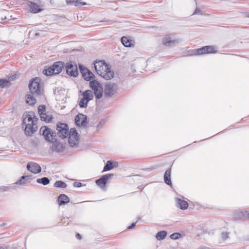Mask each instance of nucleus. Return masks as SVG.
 Returning <instances> with one entry per match:
<instances>
[{
    "label": "nucleus",
    "instance_id": "31",
    "mask_svg": "<svg viewBox=\"0 0 249 249\" xmlns=\"http://www.w3.org/2000/svg\"><path fill=\"white\" fill-rule=\"evenodd\" d=\"M36 181L37 183L42 184L43 185H47L50 183V180L47 177L37 178Z\"/></svg>",
    "mask_w": 249,
    "mask_h": 249
},
{
    "label": "nucleus",
    "instance_id": "12",
    "mask_svg": "<svg viewBox=\"0 0 249 249\" xmlns=\"http://www.w3.org/2000/svg\"><path fill=\"white\" fill-rule=\"evenodd\" d=\"M195 55H200L205 53H215V48L212 46H206L194 51Z\"/></svg>",
    "mask_w": 249,
    "mask_h": 249
},
{
    "label": "nucleus",
    "instance_id": "27",
    "mask_svg": "<svg viewBox=\"0 0 249 249\" xmlns=\"http://www.w3.org/2000/svg\"><path fill=\"white\" fill-rule=\"evenodd\" d=\"M83 98L87 100V102H89L93 99L94 96L91 90L89 89L86 90L83 93Z\"/></svg>",
    "mask_w": 249,
    "mask_h": 249
},
{
    "label": "nucleus",
    "instance_id": "37",
    "mask_svg": "<svg viewBox=\"0 0 249 249\" xmlns=\"http://www.w3.org/2000/svg\"><path fill=\"white\" fill-rule=\"evenodd\" d=\"M181 236V234L178 233V232H175L171 234L170 236V237L173 240H177L180 238Z\"/></svg>",
    "mask_w": 249,
    "mask_h": 249
},
{
    "label": "nucleus",
    "instance_id": "18",
    "mask_svg": "<svg viewBox=\"0 0 249 249\" xmlns=\"http://www.w3.org/2000/svg\"><path fill=\"white\" fill-rule=\"evenodd\" d=\"M22 145H24L25 149L29 151H33L35 149H37L39 144V141H22Z\"/></svg>",
    "mask_w": 249,
    "mask_h": 249
},
{
    "label": "nucleus",
    "instance_id": "19",
    "mask_svg": "<svg viewBox=\"0 0 249 249\" xmlns=\"http://www.w3.org/2000/svg\"><path fill=\"white\" fill-rule=\"evenodd\" d=\"M34 115V112H25L23 115V125L25 124H34L33 120V116Z\"/></svg>",
    "mask_w": 249,
    "mask_h": 249
},
{
    "label": "nucleus",
    "instance_id": "42",
    "mask_svg": "<svg viewBox=\"0 0 249 249\" xmlns=\"http://www.w3.org/2000/svg\"><path fill=\"white\" fill-rule=\"evenodd\" d=\"M73 186L75 187L79 188L82 186V183L79 182H74Z\"/></svg>",
    "mask_w": 249,
    "mask_h": 249
},
{
    "label": "nucleus",
    "instance_id": "32",
    "mask_svg": "<svg viewBox=\"0 0 249 249\" xmlns=\"http://www.w3.org/2000/svg\"><path fill=\"white\" fill-rule=\"evenodd\" d=\"M54 187L60 188H66L67 187V184L61 180H57L54 184Z\"/></svg>",
    "mask_w": 249,
    "mask_h": 249
},
{
    "label": "nucleus",
    "instance_id": "25",
    "mask_svg": "<svg viewBox=\"0 0 249 249\" xmlns=\"http://www.w3.org/2000/svg\"><path fill=\"white\" fill-rule=\"evenodd\" d=\"M171 169H167L164 175V180L166 184L169 186H172V182L171 180Z\"/></svg>",
    "mask_w": 249,
    "mask_h": 249
},
{
    "label": "nucleus",
    "instance_id": "21",
    "mask_svg": "<svg viewBox=\"0 0 249 249\" xmlns=\"http://www.w3.org/2000/svg\"><path fill=\"white\" fill-rule=\"evenodd\" d=\"M68 140H71V139H74V140H79V135L75 128H71L68 130Z\"/></svg>",
    "mask_w": 249,
    "mask_h": 249
},
{
    "label": "nucleus",
    "instance_id": "17",
    "mask_svg": "<svg viewBox=\"0 0 249 249\" xmlns=\"http://www.w3.org/2000/svg\"><path fill=\"white\" fill-rule=\"evenodd\" d=\"M27 169L34 174L39 173L41 171L40 166L38 164L34 162L28 163Z\"/></svg>",
    "mask_w": 249,
    "mask_h": 249
},
{
    "label": "nucleus",
    "instance_id": "45",
    "mask_svg": "<svg viewBox=\"0 0 249 249\" xmlns=\"http://www.w3.org/2000/svg\"><path fill=\"white\" fill-rule=\"evenodd\" d=\"M136 222L133 223L130 226H128L127 229H131L134 228L136 226Z\"/></svg>",
    "mask_w": 249,
    "mask_h": 249
},
{
    "label": "nucleus",
    "instance_id": "44",
    "mask_svg": "<svg viewBox=\"0 0 249 249\" xmlns=\"http://www.w3.org/2000/svg\"><path fill=\"white\" fill-rule=\"evenodd\" d=\"M33 120H34V124H37L38 118L35 115V114L33 116Z\"/></svg>",
    "mask_w": 249,
    "mask_h": 249
},
{
    "label": "nucleus",
    "instance_id": "16",
    "mask_svg": "<svg viewBox=\"0 0 249 249\" xmlns=\"http://www.w3.org/2000/svg\"><path fill=\"white\" fill-rule=\"evenodd\" d=\"M88 141H68L71 147L76 146L80 149H86L89 148L87 143Z\"/></svg>",
    "mask_w": 249,
    "mask_h": 249
},
{
    "label": "nucleus",
    "instance_id": "38",
    "mask_svg": "<svg viewBox=\"0 0 249 249\" xmlns=\"http://www.w3.org/2000/svg\"><path fill=\"white\" fill-rule=\"evenodd\" d=\"M87 3L85 2H81V0H74V5L75 6H80L81 5H85Z\"/></svg>",
    "mask_w": 249,
    "mask_h": 249
},
{
    "label": "nucleus",
    "instance_id": "10",
    "mask_svg": "<svg viewBox=\"0 0 249 249\" xmlns=\"http://www.w3.org/2000/svg\"><path fill=\"white\" fill-rule=\"evenodd\" d=\"M113 174H107L102 176L99 179L96 180V184L101 189L104 190L106 188V184L108 179L113 177Z\"/></svg>",
    "mask_w": 249,
    "mask_h": 249
},
{
    "label": "nucleus",
    "instance_id": "23",
    "mask_svg": "<svg viewBox=\"0 0 249 249\" xmlns=\"http://www.w3.org/2000/svg\"><path fill=\"white\" fill-rule=\"evenodd\" d=\"M57 202L59 206L64 205L70 202V198L65 194H61L58 197Z\"/></svg>",
    "mask_w": 249,
    "mask_h": 249
},
{
    "label": "nucleus",
    "instance_id": "2",
    "mask_svg": "<svg viewBox=\"0 0 249 249\" xmlns=\"http://www.w3.org/2000/svg\"><path fill=\"white\" fill-rule=\"evenodd\" d=\"M94 67L97 73L106 80H110L114 76V72L104 61L96 62Z\"/></svg>",
    "mask_w": 249,
    "mask_h": 249
},
{
    "label": "nucleus",
    "instance_id": "3",
    "mask_svg": "<svg viewBox=\"0 0 249 249\" xmlns=\"http://www.w3.org/2000/svg\"><path fill=\"white\" fill-rule=\"evenodd\" d=\"M65 67L64 62L57 61L54 62L51 66L46 67V68L43 71V73L47 76L58 74Z\"/></svg>",
    "mask_w": 249,
    "mask_h": 249
},
{
    "label": "nucleus",
    "instance_id": "13",
    "mask_svg": "<svg viewBox=\"0 0 249 249\" xmlns=\"http://www.w3.org/2000/svg\"><path fill=\"white\" fill-rule=\"evenodd\" d=\"M52 142V144L51 146L53 151L56 152H61L64 151L65 148L66 143H63L60 141H48Z\"/></svg>",
    "mask_w": 249,
    "mask_h": 249
},
{
    "label": "nucleus",
    "instance_id": "4",
    "mask_svg": "<svg viewBox=\"0 0 249 249\" xmlns=\"http://www.w3.org/2000/svg\"><path fill=\"white\" fill-rule=\"evenodd\" d=\"M90 88L93 90L95 97L97 99H100L103 96V87L101 84L97 80H92L89 81Z\"/></svg>",
    "mask_w": 249,
    "mask_h": 249
},
{
    "label": "nucleus",
    "instance_id": "15",
    "mask_svg": "<svg viewBox=\"0 0 249 249\" xmlns=\"http://www.w3.org/2000/svg\"><path fill=\"white\" fill-rule=\"evenodd\" d=\"M24 124L25 125L24 132L26 136L32 135L37 129L36 124Z\"/></svg>",
    "mask_w": 249,
    "mask_h": 249
},
{
    "label": "nucleus",
    "instance_id": "22",
    "mask_svg": "<svg viewBox=\"0 0 249 249\" xmlns=\"http://www.w3.org/2000/svg\"><path fill=\"white\" fill-rule=\"evenodd\" d=\"M27 4L30 8V10L33 13H37L41 11L40 6L35 2L29 1L28 2Z\"/></svg>",
    "mask_w": 249,
    "mask_h": 249
},
{
    "label": "nucleus",
    "instance_id": "34",
    "mask_svg": "<svg viewBox=\"0 0 249 249\" xmlns=\"http://www.w3.org/2000/svg\"><path fill=\"white\" fill-rule=\"evenodd\" d=\"M10 86V82L9 80L6 79H0V87L4 88L8 87Z\"/></svg>",
    "mask_w": 249,
    "mask_h": 249
},
{
    "label": "nucleus",
    "instance_id": "26",
    "mask_svg": "<svg viewBox=\"0 0 249 249\" xmlns=\"http://www.w3.org/2000/svg\"><path fill=\"white\" fill-rule=\"evenodd\" d=\"M31 176H23L21 178L16 182L17 184L23 185L30 182Z\"/></svg>",
    "mask_w": 249,
    "mask_h": 249
},
{
    "label": "nucleus",
    "instance_id": "6",
    "mask_svg": "<svg viewBox=\"0 0 249 249\" xmlns=\"http://www.w3.org/2000/svg\"><path fill=\"white\" fill-rule=\"evenodd\" d=\"M118 89V85L115 83H107L105 87L104 96L105 97H112L117 92Z\"/></svg>",
    "mask_w": 249,
    "mask_h": 249
},
{
    "label": "nucleus",
    "instance_id": "50",
    "mask_svg": "<svg viewBox=\"0 0 249 249\" xmlns=\"http://www.w3.org/2000/svg\"><path fill=\"white\" fill-rule=\"evenodd\" d=\"M16 78V75H14L12 76H11L10 78H9V79H10V80H14Z\"/></svg>",
    "mask_w": 249,
    "mask_h": 249
},
{
    "label": "nucleus",
    "instance_id": "36",
    "mask_svg": "<svg viewBox=\"0 0 249 249\" xmlns=\"http://www.w3.org/2000/svg\"><path fill=\"white\" fill-rule=\"evenodd\" d=\"M89 102H87V100L84 98H82L79 102V105L81 108H86L88 106V103Z\"/></svg>",
    "mask_w": 249,
    "mask_h": 249
},
{
    "label": "nucleus",
    "instance_id": "5",
    "mask_svg": "<svg viewBox=\"0 0 249 249\" xmlns=\"http://www.w3.org/2000/svg\"><path fill=\"white\" fill-rule=\"evenodd\" d=\"M69 126L68 124L61 122H57L56 124V136L62 139L68 137Z\"/></svg>",
    "mask_w": 249,
    "mask_h": 249
},
{
    "label": "nucleus",
    "instance_id": "40",
    "mask_svg": "<svg viewBox=\"0 0 249 249\" xmlns=\"http://www.w3.org/2000/svg\"><path fill=\"white\" fill-rule=\"evenodd\" d=\"M202 14H203V12L199 8H196V9L193 15H194V14L202 15Z\"/></svg>",
    "mask_w": 249,
    "mask_h": 249
},
{
    "label": "nucleus",
    "instance_id": "11",
    "mask_svg": "<svg viewBox=\"0 0 249 249\" xmlns=\"http://www.w3.org/2000/svg\"><path fill=\"white\" fill-rule=\"evenodd\" d=\"M173 35H166L162 39V44L166 46H173L178 44L180 40L178 39H174Z\"/></svg>",
    "mask_w": 249,
    "mask_h": 249
},
{
    "label": "nucleus",
    "instance_id": "9",
    "mask_svg": "<svg viewBox=\"0 0 249 249\" xmlns=\"http://www.w3.org/2000/svg\"><path fill=\"white\" fill-rule=\"evenodd\" d=\"M79 69L82 77L85 80L90 81L94 77V74L82 65H79Z\"/></svg>",
    "mask_w": 249,
    "mask_h": 249
},
{
    "label": "nucleus",
    "instance_id": "7",
    "mask_svg": "<svg viewBox=\"0 0 249 249\" xmlns=\"http://www.w3.org/2000/svg\"><path fill=\"white\" fill-rule=\"evenodd\" d=\"M40 134L45 138V140H57L56 138V134L55 131L46 126H42L39 130Z\"/></svg>",
    "mask_w": 249,
    "mask_h": 249
},
{
    "label": "nucleus",
    "instance_id": "49",
    "mask_svg": "<svg viewBox=\"0 0 249 249\" xmlns=\"http://www.w3.org/2000/svg\"><path fill=\"white\" fill-rule=\"evenodd\" d=\"M244 15L245 17L249 18V12L245 13Z\"/></svg>",
    "mask_w": 249,
    "mask_h": 249
},
{
    "label": "nucleus",
    "instance_id": "30",
    "mask_svg": "<svg viewBox=\"0 0 249 249\" xmlns=\"http://www.w3.org/2000/svg\"><path fill=\"white\" fill-rule=\"evenodd\" d=\"M41 121H44L46 123H49L52 121L53 119L52 115H49V114L45 113V115L40 116Z\"/></svg>",
    "mask_w": 249,
    "mask_h": 249
},
{
    "label": "nucleus",
    "instance_id": "46",
    "mask_svg": "<svg viewBox=\"0 0 249 249\" xmlns=\"http://www.w3.org/2000/svg\"><path fill=\"white\" fill-rule=\"evenodd\" d=\"M119 164L116 161L113 162L112 166H113V168L117 167L118 166Z\"/></svg>",
    "mask_w": 249,
    "mask_h": 249
},
{
    "label": "nucleus",
    "instance_id": "35",
    "mask_svg": "<svg viewBox=\"0 0 249 249\" xmlns=\"http://www.w3.org/2000/svg\"><path fill=\"white\" fill-rule=\"evenodd\" d=\"M38 113L39 116L45 115L46 113V106L44 105L39 106L38 107Z\"/></svg>",
    "mask_w": 249,
    "mask_h": 249
},
{
    "label": "nucleus",
    "instance_id": "14",
    "mask_svg": "<svg viewBox=\"0 0 249 249\" xmlns=\"http://www.w3.org/2000/svg\"><path fill=\"white\" fill-rule=\"evenodd\" d=\"M75 122L78 126L86 127L87 124V116L81 113H79L75 116Z\"/></svg>",
    "mask_w": 249,
    "mask_h": 249
},
{
    "label": "nucleus",
    "instance_id": "24",
    "mask_svg": "<svg viewBox=\"0 0 249 249\" xmlns=\"http://www.w3.org/2000/svg\"><path fill=\"white\" fill-rule=\"evenodd\" d=\"M176 205L177 207L181 210H186L188 207V204L187 201L180 198H176Z\"/></svg>",
    "mask_w": 249,
    "mask_h": 249
},
{
    "label": "nucleus",
    "instance_id": "1",
    "mask_svg": "<svg viewBox=\"0 0 249 249\" xmlns=\"http://www.w3.org/2000/svg\"><path fill=\"white\" fill-rule=\"evenodd\" d=\"M29 92L26 96V102L30 106L34 105L37 100L44 96L43 89L41 86V79L38 77L32 78L29 84Z\"/></svg>",
    "mask_w": 249,
    "mask_h": 249
},
{
    "label": "nucleus",
    "instance_id": "28",
    "mask_svg": "<svg viewBox=\"0 0 249 249\" xmlns=\"http://www.w3.org/2000/svg\"><path fill=\"white\" fill-rule=\"evenodd\" d=\"M167 232L165 231H159L156 235L155 237L158 240H162L167 236Z\"/></svg>",
    "mask_w": 249,
    "mask_h": 249
},
{
    "label": "nucleus",
    "instance_id": "48",
    "mask_svg": "<svg viewBox=\"0 0 249 249\" xmlns=\"http://www.w3.org/2000/svg\"><path fill=\"white\" fill-rule=\"evenodd\" d=\"M50 3L52 5H54V0H50Z\"/></svg>",
    "mask_w": 249,
    "mask_h": 249
},
{
    "label": "nucleus",
    "instance_id": "29",
    "mask_svg": "<svg viewBox=\"0 0 249 249\" xmlns=\"http://www.w3.org/2000/svg\"><path fill=\"white\" fill-rule=\"evenodd\" d=\"M121 42L123 45L126 47H131L132 44L131 40L125 36H123L121 38Z\"/></svg>",
    "mask_w": 249,
    "mask_h": 249
},
{
    "label": "nucleus",
    "instance_id": "8",
    "mask_svg": "<svg viewBox=\"0 0 249 249\" xmlns=\"http://www.w3.org/2000/svg\"><path fill=\"white\" fill-rule=\"evenodd\" d=\"M66 70L67 73L70 76L76 77L78 76L79 72L76 64L74 62H70L67 64Z\"/></svg>",
    "mask_w": 249,
    "mask_h": 249
},
{
    "label": "nucleus",
    "instance_id": "20",
    "mask_svg": "<svg viewBox=\"0 0 249 249\" xmlns=\"http://www.w3.org/2000/svg\"><path fill=\"white\" fill-rule=\"evenodd\" d=\"M234 216L237 220H246L249 219V213L248 211H241L235 213Z\"/></svg>",
    "mask_w": 249,
    "mask_h": 249
},
{
    "label": "nucleus",
    "instance_id": "43",
    "mask_svg": "<svg viewBox=\"0 0 249 249\" xmlns=\"http://www.w3.org/2000/svg\"><path fill=\"white\" fill-rule=\"evenodd\" d=\"M75 0H66V2L67 5L73 4L74 3Z\"/></svg>",
    "mask_w": 249,
    "mask_h": 249
},
{
    "label": "nucleus",
    "instance_id": "47",
    "mask_svg": "<svg viewBox=\"0 0 249 249\" xmlns=\"http://www.w3.org/2000/svg\"><path fill=\"white\" fill-rule=\"evenodd\" d=\"M75 236H76V237L78 239H81V235L79 233H76Z\"/></svg>",
    "mask_w": 249,
    "mask_h": 249
},
{
    "label": "nucleus",
    "instance_id": "51",
    "mask_svg": "<svg viewBox=\"0 0 249 249\" xmlns=\"http://www.w3.org/2000/svg\"><path fill=\"white\" fill-rule=\"evenodd\" d=\"M2 225V226H5V225H6V223H3Z\"/></svg>",
    "mask_w": 249,
    "mask_h": 249
},
{
    "label": "nucleus",
    "instance_id": "39",
    "mask_svg": "<svg viewBox=\"0 0 249 249\" xmlns=\"http://www.w3.org/2000/svg\"><path fill=\"white\" fill-rule=\"evenodd\" d=\"M12 189L11 187L8 186H1L0 187V191L1 192L8 191Z\"/></svg>",
    "mask_w": 249,
    "mask_h": 249
},
{
    "label": "nucleus",
    "instance_id": "33",
    "mask_svg": "<svg viewBox=\"0 0 249 249\" xmlns=\"http://www.w3.org/2000/svg\"><path fill=\"white\" fill-rule=\"evenodd\" d=\"M113 161L112 160H108L107 162V163L105 165L103 172H105L107 171H109L113 168V166H112Z\"/></svg>",
    "mask_w": 249,
    "mask_h": 249
},
{
    "label": "nucleus",
    "instance_id": "41",
    "mask_svg": "<svg viewBox=\"0 0 249 249\" xmlns=\"http://www.w3.org/2000/svg\"><path fill=\"white\" fill-rule=\"evenodd\" d=\"M221 237L223 240H225L228 238V233L227 232H222L221 233Z\"/></svg>",
    "mask_w": 249,
    "mask_h": 249
}]
</instances>
